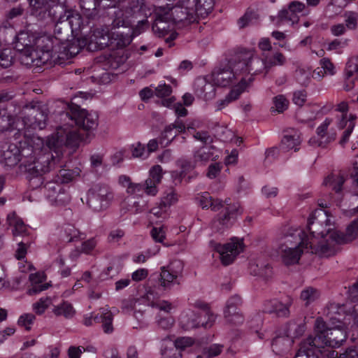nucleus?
Masks as SVG:
<instances>
[{"label": "nucleus", "instance_id": "f257e3e1", "mask_svg": "<svg viewBox=\"0 0 358 358\" xmlns=\"http://www.w3.org/2000/svg\"><path fill=\"white\" fill-rule=\"evenodd\" d=\"M315 335L303 340L296 352V358H319L321 348L324 346L338 348L347 338L345 331L340 327L329 328L322 317L315 321Z\"/></svg>", "mask_w": 358, "mask_h": 358}, {"label": "nucleus", "instance_id": "f03ea898", "mask_svg": "<svg viewBox=\"0 0 358 358\" xmlns=\"http://www.w3.org/2000/svg\"><path fill=\"white\" fill-rule=\"evenodd\" d=\"M21 160L18 166V171L23 174L31 182L34 188L39 187L43 183V176L55 169L56 162L52 161V152L36 154L31 145L21 148Z\"/></svg>", "mask_w": 358, "mask_h": 358}, {"label": "nucleus", "instance_id": "7ed1b4c3", "mask_svg": "<svg viewBox=\"0 0 358 358\" xmlns=\"http://www.w3.org/2000/svg\"><path fill=\"white\" fill-rule=\"evenodd\" d=\"M120 2L123 4L122 8H114L109 13L113 28L129 26L131 23L130 18H133L138 25L148 22L144 0H120Z\"/></svg>", "mask_w": 358, "mask_h": 358}, {"label": "nucleus", "instance_id": "20e7f679", "mask_svg": "<svg viewBox=\"0 0 358 358\" xmlns=\"http://www.w3.org/2000/svg\"><path fill=\"white\" fill-rule=\"evenodd\" d=\"M305 236V231L298 228H289L285 234L279 247V252L285 265L298 263L303 249L310 248Z\"/></svg>", "mask_w": 358, "mask_h": 358}, {"label": "nucleus", "instance_id": "39448f33", "mask_svg": "<svg viewBox=\"0 0 358 358\" xmlns=\"http://www.w3.org/2000/svg\"><path fill=\"white\" fill-rule=\"evenodd\" d=\"M332 227L333 224L324 210L317 209L313 212L308 222V229L312 236L311 241L305 234V238L308 240L311 253H313V248H317L322 243L327 244V240L331 242V235L335 231Z\"/></svg>", "mask_w": 358, "mask_h": 358}, {"label": "nucleus", "instance_id": "423d86ee", "mask_svg": "<svg viewBox=\"0 0 358 358\" xmlns=\"http://www.w3.org/2000/svg\"><path fill=\"white\" fill-rule=\"evenodd\" d=\"M358 235V219L353 220L346 228L345 233L335 230L331 235V242L327 240V244H321L317 248H313V252L320 257H330L336 254V245L351 242Z\"/></svg>", "mask_w": 358, "mask_h": 358}, {"label": "nucleus", "instance_id": "0eeeda50", "mask_svg": "<svg viewBox=\"0 0 358 358\" xmlns=\"http://www.w3.org/2000/svg\"><path fill=\"white\" fill-rule=\"evenodd\" d=\"M222 210L214 219L212 223L213 229L219 233L224 232L231 227L236 222L243 210L238 202L232 203L230 199L222 201Z\"/></svg>", "mask_w": 358, "mask_h": 358}, {"label": "nucleus", "instance_id": "6e6552de", "mask_svg": "<svg viewBox=\"0 0 358 358\" xmlns=\"http://www.w3.org/2000/svg\"><path fill=\"white\" fill-rule=\"evenodd\" d=\"M62 115L65 116L64 120L68 118L78 127L87 131V138L94 136L92 132L98 127V115L96 113H89L76 104L71 105L69 110Z\"/></svg>", "mask_w": 358, "mask_h": 358}, {"label": "nucleus", "instance_id": "1a4fd4ad", "mask_svg": "<svg viewBox=\"0 0 358 358\" xmlns=\"http://www.w3.org/2000/svg\"><path fill=\"white\" fill-rule=\"evenodd\" d=\"M113 193L106 185H96L90 188L87 194V204L94 211L106 209L113 199Z\"/></svg>", "mask_w": 358, "mask_h": 358}, {"label": "nucleus", "instance_id": "9d476101", "mask_svg": "<svg viewBox=\"0 0 358 358\" xmlns=\"http://www.w3.org/2000/svg\"><path fill=\"white\" fill-rule=\"evenodd\" d=\"M57 50H34L29 52L26 50L20 57L22 64L27 66H52L56 64H61L59 54L56 55Z\"/></svg>", "mask_w": 358, "mask_h": 358}, {"label": "nucleus", "instance_id": "9b49d317", "mask_svg": "<svg viewBox=\"0 0 358 358\" xmlns=\"http://www.w3.org/2000/svg\"><path fill=\"white\" fill-rule=\"evenodd\" d=\"M210 245L220 254L221 262L224 266L231 264L237 255L243 250V241L237 238H232L230 242L221 245L214 241Z\"/></svg>", "mask_w": 358, "mask_h": 358}, {"label": "nucleus", "instance_id": "f8f14e48", "mask_svg": "<svg viewBox=\"0 0 358 358\" xmlns=\"http://www.w3.org/2000/svg\"><path fill=\"white\" fill-rule=\"evenodd\" d=\"M293 304V299L287 296L284 301L271 299L265 301L262 305V312L274 315L276 317L287 318L290 316V307Z\"/></svg>", "mask_w": 358, "mask_h": 358}, {"label": "nucleus", "instance_id": "ddd939ff", "mask_svg": "<svg viewBox=\"0 0 358 358\" xmlns=\"http://www.w3.org/2000/svg\"><path fill=\"white\" fill-rule=\"evenodd\" d=\"M187 0H179L171 9V16L175 23L182 22L190 24L199 17L195 8L186 2Z\"/></svg>", "mask_w": 358, "mask_h": 358}, {"label": "nucleus", "instance_id": "4468645a", "mask_svg": "<svg viewBox=\"0 0 358 358\" xmlns=\"http://www.w3.org/2000/svg\"><path fill=\"white\" fill-rule=\"evenodd\" d=\"M241 304V298L238 295L227 300L224 310V317L228 324L239 325L243 323L244 316L239 308Z\"/></svg>", "mask_w": 358, "mask_h": 358}, {"label": "nucleus", "instance_id": "2eb2a0df", "mask_svg": "<svg viewBox=\"0 0 358 358\" xmlns=\"http://www.w3.org/2000/svg\"><path fill=\"white\" fill-rule=\"evenodd\" d=\"M83 37L86 40L87 49L91 52L102 50L109 45L108 28H96L90 35H85Z\"/></svg>", "mask_w": 358, "mask_h": 358}, {"label": "nucleus", "instance_id": "dca6fc26", "mask_svg": "<svg viewBox=\"0 0 358 358\" xmlns=\"http://www.w3.org/2000/svg\"><path fill=\"white\" fill-rule=\"evenodd\" d=\"M44 189L49 200L57 206H64L70 201V196L55 179L48 182Z\"/></svg>", "mask_w": 358, "mask_h": 358}, {"label": "nucleus", "instance_id": "f3484780", "mask_svg": "<svg viewBox=\"0 0 358 358\" xmlns=\"http://www.w3.org/2000/svg\"><path fill=\"white\" fill-rule=\"evenodd\" d=\"M45 145L52 151H54L55 156L53 155L52 161L56 162V166L62 167L63 164L61 162L63 155V149L64 143L63 141L62 134H59V128L57 131L48 136L45 140Z\"/></svg>", "mask_w": 358, "mask_h": 358}, {"label": "nucleus", "instance_id": "a211bd4d", "mask_svg": "<svg viewBox=\"0 0 358 358\" xmlns=\"http://www.w3.org/2000/svg\"><path fill=\"white\" fill-rule=\"evenodd\" d=\"M21 149L20 150L15 144L6 143L2 146L1 153V162L7 166H13L21 160Z\"/></svg>", "mask_w": 358, "mask_h": 358}, {"label": "nucleus", "instance_id": "6ab92c4d", "mask_svg": "<svg viewBox=\"0 0 358 358\" xmlns=\"http://www.w3.org/2000/svg\"><path fill=\"white\" fill-rule=\"evenodd\" d=\"M86 43V40L83 38V36L72 42L62 43V46L60 48L59 55L62 57L60 59H69L75 57L83 48H87Z\"/></svg>", "mask_w": 358, "mask_h": 358}, {"label": "nucleus", "instance_id": "aec40b11", "mask_svg": "<svg viewBox=\"0 0 358 358\" xmlns=\"http://www.w3.org/2000/svg\"><path fill=\"white\" fill-rule=\"evenodd\" d=\"M69 10L66 0H50L49 1V18L52 21H63Z\"/></svg>", "mask_w": 358, "mask_h": 358}, {"label": "nucleus", "instance_id": "412c9836", "mask_svg": "<svg viewBox=\"0 0 358 358\" xmlns=\"http://www.w3.org/2000/svg\"><path fill=\"white\" fill-rule=\"evenodd\" d=\"M202 316L193 310H189L183 313L180 318V327L185 331H189L202 327L206 321L201 320Z\"/></svg>", "mask_w": 358, "mask_h": 358}, {"label": "nucleus", "instance_id": "4be33fe9", "mask_svg": "<svg viewBox=\"0 0 358 358\" xmlns=\"http://www.w3.org/2000/svg\"><path fill=\"white\" fill-rule=\"evenodd\" d=\"M36 37L29 34L26 31H20L16 36L15 48L20 52V56H22L26 50L29 52L34 51Z\"/></svg>", "mask_w": 358, "mask_h": 358}, {"label": "nucleus", "instance_id": "5701e85b", "mask_svg": "<svg viewBox=\"0 0 358 358\" xmlns=\"http://www.w3.org/2000/svg\"><path fill=\"white\" fill-rule=\"evenodd\" d=\"M331 122V120L329 118H327L324 122L317 129V135L319 138L316 140L315 138H312L310 139L309 143L313 145H317L320 147H324L329 143L334 141L336 138L335 134H332L328 136L327 134V128Z\"/></svg>", "mask_w": 358, "mask_h": 358}, {"label": "nucleus", "instance_id": "b1692460", "mask_svg": "<svg viewBox=\"0 0 358 358\" xmlns=\"http://www.w3.org/2000/svg\"><path fill=\"white\" fill-rule=\"evenodd\" d=\"M250 58V52L248 51L241 52L235 57L230 68L236 76L249 73Z\"/></svg>", "mask_w": 358, "mask_h": 358}, {"label": "nucleus", "instance_id": "393cba45", "mask_svg": "<svg viewBox=\"0 0 358 358\" xmlns=\"http://www.w3.org/2000/svg\"><path fill=\"white\" fill-rule=\"evenodd\" d=\"M162 169L159 165L154 166L150 171V177L145 180V193L155 196L157 193V185L161 182Z\"/></svg>", "mask_w": 358, "mask_h": 358}, {"label": "nucleus", "instance_id": "a878e982", "mask_svg": "<svg viewBox=\"0 0 358 358\" xmlns=\"http://www.w3.org/2000/svg\"><path fill=\"white\" fill-rule=\"evenodd\" d=\"M235 77L231 68H217L212 72V80L214 84L220 87L229 85Z\"/></svg>", "mask_w": 358, "mask_h": 358}, {"label": "nucleus", "instance_id": "bb28decb", "mask_svg": "<svg viewBox=\"0 0 358 358\" xmlns=\"http://www.w3.org/2000/svg\"><path fill=\"white\" fill-rule=\"evenodd\" d=\"M31 14L38 20H46L49 18L50 0H29Z\"/></svg>", "mask_w": 358, "mask_h": 358}, {"label": "nucleus", "instance_id": "cd10ccee", "mask_svg": "<svg viewBox=\"0 0 358 358\" xmlns=\"http://www.w3.org/2000/svg\"><path fill=\"white\" fill-rule=\"evenodd\" d=\"M306 331V326L303 323L297 320L288 321L284 327L283 334L292 341L301 336Z\"/></svg>", "mask_w": 358, "mask_h": 358}, {"label": "nucleus", "instance_id": "c85d7f7f", "mask_svg": "<svg viewBox=\"0 0 358 358\" xmlns=\"http://www.w3.org/2000/svg\"><path fill=\"white\" fill-rule=\"evenodd\" d=\"M28 120L31 125L34 128L43 129L46 125L48 120V112L46 108H33L28 115Z\"/></svg>", "mask_w": 358, "mask_h": 358}, {"label": "nucleus", "instance_id": "c756f323", "mask_svg": "<svg viewBox=\"0 0 358 358\" xmlns=\"http://www.w3.org/2000/svg\"><path fill=\"white\" fill-rule=\"evenodd\" d=\"M186 2L195 8L198 16L204 17L212 11L215 0H187Z\"/></svg>", "mask_w": 358, "mask_h": 358}, {"label": "nucleus", "instance_id": "7c9ffc66", "mask_svg": "<svg viewBox=\"0 0 358 358\" xmlns=\"http://www.w3.org/2000/svg\"><path fill=\"white\" fill-rule=\"evenodd\" d=\"M59 134H62L64 147H77L82 140L80 135L76 129L68 130L62 127H59Z\"/></svg>", "mask_w": 358, "mask_h": 358}, {"label": "nucleus", "instance_id": "2f4dec72", "mask_svg": "<svg viewBox=\"0 0 358 358\" xmlns=\"http://www.w3.org/2000/svg\"><path fill=\"white\" fill-rule=\"evenodd\" d=\"M63 21L65 22V25L68 26L69 31H71L72 34H78V31L82 32V18L79 14L73 13L70 10ZM82 34L83 33H81Z\"/></svg>", "mask_w": 358, "mask_h": 358}, {"label": "nucleus", "instance_id": "473e14b6", "mask_svg": "<svg viewBox=\"0 0 358 358\" xmlns=\"http://www.w3.org/2000/svg\"><path fill=\"white\" fill-rule=\"evenodd\" d=\"M345 180L344 176L341 173H331L324 179L323 184L334 191L340 198Z\"/></svg>", "mask_w": 358, "mask_h": 358}, {"label": "nucleus", "instance_id": "72a5a7b5", "mask_svg": "<svg viewBox=\"0 0 358 358\" xmlns=\"http://www.w3.org/2000/svg\"><path fill=\"white\" fill-rule=\"evenodd\" d=\"M292 343V341L285 334L283 336L278 335L273 339L271 347L275 354L281 355L287 352Z\"/></svg>", "mask_w": 358, "mask_h": 358}, {"label": "nucleus", "instance_id": "f704fd0d", "mask_svg": "<svg viewBox=\"0 0 358 358\" xmlns=\"http://www.w3.org/2000/svg\"><path fill=\"white\" fill-rule=\"evenodd\" d=\"M7 222L9 226L13 227V234L14 236L27 234V227L23 221L17 216L15 212L10 213L7 216Z\"/></svg>", "mask_w": 358, "mask_h": 358}, {"label": "nucleus", "instance_id": "c9c22d12", "mask_svg": "<svg viewBox=\"0 0 358 358\" xmlns=\"http://www.w3.org/2000/svg\"><path fill=\"white\" fill-rule=\"evenodd\" d=\"M172 265L171 264L167 268L164 266L161 268L159 282L164 289H170L172 283L178 277V273L173 271Z\"/></svg>", "mask_w": 358, "mask_h": 358}, {"label": "nucleus", "instance_id": "e433bc0d", "mask_svg": "<svg viewBox=\"0 0 358 358\" xmlns=\"http://www.w3.org/2000/svg\"><path fill=\"white\" fill-rule=\"evenodd\" d=\"M194 307L201 310V312L198 313L199 315L208 317V320L202 323V327L206 329L211 327L215 321L216 316L211 313L208 304L201 301H196L194 303Z\"/></svg>", "mask_w": 358, "mask_h": 358}, {"label": "nucleus", "instance_id": "4c0bfd02", "mask_svg": "<svg viewBox=\"0 0 358 358\" xmlns=\"http://www.w3.org/2000/svg\"><path fill=\"white\" fill-rule=\"evenodd\" d=\"M96 0H80V7L83 14L89 20H94L98 16Z\"/></svg>", "mask_w": 358, "mask_h": 358}, {"label": "nucleus", "instance_id": "58836bf2", "mask_svg": "<svg viewBox=\"0 0 358 358\" xmlns=\"http://www.w3.org/2000/svg\"><path fill=\"white\" fill-rule=\"evenodd\" d=\"M55 43L57 41L50 36L43 35L38 36L35 41L36 49L34 50H56Z\"/></svg>", "mask_w": 358, "mask_h": 358}, {"label": "nucleus", "instance_id": "ea45409f", "mask_svg": "<svg viewBox=\"0 0 358 358\" xmlns=\"http://www.w3.org/2000/svg\"><path fill=\"white\" fill-rule=\"evenodd\" d=\"M52 313L57 317L64 316L65 318H71L75 314V310L72 305L65 301L57 305L53 303Z\"/></svg>", "mask_w": 358, "mask_h": 358}, {"label": "nucleus", "instance_id": "a19ab883", "mask_svg": "<svg viewBox=\"0 0 358 358\" xmlns=\"http://www.w3.org/2000/svg\"><path fill=\"white\" fill-rule=\"evenodd\" d=\"M248 65L249 73L252 74L250 77L253 80V75L261 73L264 71L266 72L265 59L254 56L252 52H250V62Z\"/></svg>", "mask_w": 358, "mask_h": 358}, {"label": "nucleus", "instance_id": "79ce46f5", "mask_svg": "<svg viewBox=\"0 0 358 358\" xmlns=\"http://www.w3.org/2000/svg\"><path fill=\"white\" fill-rule=\"evenodd\" d=\"M178 201V196L173 187H169L164 193L161 201L159 203V208L162 211L165 212L166 208Z\"/></svg>", "mask_w": 358, "mask_h": 358}, {"label": "nucleus", "instance_id": "37998d69", "mask_svg": "<svg viewBox=\"0 0 358 358\" xmlns=\"http://www.w3.org/2000/svg\"><path fill=\"white\" fill-rule=\"evenodd\" d=\"M253 81V79L250 77L248 79L242 78L238 85L235 86L230 92L227 95V97L231 102L236 100L241 94L245 91L246 87Z\"/></svg>", "mask_w": 358, "mask_h": 358}, {"label": "nucleus", "instance_id": "c03bdc74", "mask_svg": "<svg viewBox=\"0 0 358 358\" xmlns=\"http://www.w3.org/2000/svg\"><path fill=\"white\" fill-rule=\"evenodd\" d=\"M301 143L299 135L297 133L284 136L281 141V148L285 151L294 149L297 151L296 148Z\"/></svg>", "mask_w": 358, "mask_h": 358}, {"label": "nucleus", "instance_id": "a18cd8bd", "mask_svg": "<svg viewBox=\"0 0 358 358\" xmlns=\"http://www.w3.org/2000/svg\"><path fill=\"white\" fill-rule=\"evenodd\" d=\"M250 273L254 275H258L264 280H268L272 275V268L269 264L259 266L257 264H251L250 266Z\"/></svg>", "mask_w": 358, "mask_h": 358}, {"label": "nucleus", "instance_id": "49530a36", "mask_svg": "<svg viewBox=\"0 0 358 358\" xmlns=\"http://www.w3.org/2000/svg\"><path fill=\"white\" fill-rule=\"evenodd\" d=\"M84 234L80 233L78 229L72 225H67L63 231L62 237L64 240L67 242H73L79 240L84 239L85 237H82Z\"/></svg>", "mask_w": 358, "mask_h": 358}, {"label": "nucleus", "instance_id": "de8ad7c7", "mask_svg": "<svg viewBox=\"0 0 358 358\" xmlns=\"http://www.w3.org/2000/svg\"><path fill=\"white\" fill-rule=\"evenodd\" d=\"M56 22L55 26L54 33L55 36L53 38L57 42H63L67 40V37L69 34L68 26L65 25L64 21L60 20L55 21Z\"/></svg>", "mask_w": 358, "mask_h": 358}, {"label": "nucleus", "instance_id": "09e8293b", "mask_svg": "<svg viewBox=\"0 0 358 358\" xmlns=\"http://www.w3.org/2000/svg\"><path fill=\"white\" fill-rule=\"evenodd\" d=\"M55 297L46 296L41 298L33 304V310L37 315H42L50 306H53Z\"/></svg>", "mask_w": 358, "mask_h": 358}, {"label": "nucleus", "instance_id": "8fccbe9b", "mask_svg": "<svg viewBox=\"0 0 358 358\" xmlns=\"http://www.w3.org/2000/svg\"><path fill=\"white\" fill-rule=\"evenodd\" d=\"M259 18V15L257 12L248 10L245 14L238 20V24L241 29H243L255 22H256Z\"/></svg>", "mask_w": 358, "mask_h": 358}, {"label": "nucleus", "instance_id": "3c124183", "mask_svg": "<svg viewBox=\"0 0 358 358\" xmlns=\"http://www.w3.org/2000/svg\"><path fill=\"white\" fill-rule=\"evenodd\" d=\"M152 30L159 37L164 36L170 31V25L162 18H158L152 24Z\"/></svg>", "mask_w": 358, "mask_h": 358}, {"label": "nucleus", "instance_id": "603ef678", "mask_svg": "<svg viewBox=\"0 0 358 358\" xmlns=\"http://www.w3.org/2000/svg\"><path fill=\"white\" fill-rule=\"evenodd\" d=\"M345 27L350 30H355L358 25V13L355 11H347L344 13Z\"/></svg>", "mask_w": 358, "mask_h": 358}, {"label": "nucleus", "instance_id": "864d4df0", "mask_svg": "<svg viewBox=\"0 0 358 358\" xmlns=\"http://www.w3.org/2000/svg\"><path fill=\"white\" fill-rule=\"evenodd\" d=\"M56 168H59V166H56ZM73 178V173L70 169H62L58 171L55 179L59 182L61 185L64 183H68L71 182Z\"/></svg>", "mask_w": 358, "mask_h": 358}, {"label": "nucleus", "instance_id": "5fc2aeb1", "mask_svg": "<svg viewBox=\"0 0 358 358\" xmlns=\"http://www.w3.org/2000/svg\"><path fill=\"white\" fill-rule=\"evenodd\" d=\"M358 76V56L350 57L346 63V78Z\"/></svg>", "mask_w": 358, "mask_h": 358}, {"label": "nucleus", "instance_id": "6e6d98bb", "mask_svg": "<svg viewBox=\"0 0 358 358\" xmlns=\"http://www.w3.org/2000/svg\"><path fill=\"white\" fill-rule=\"evenodd\" d=\"M130 151L133 157L135 158H147L148 157V152H146V149L145 145L142 144L140 142H136L133 143L130 147Z\"/></svg>", "mask_w": 358, "mask_h": 358}, {"label": "nucleus", "instance_id": "4d7b16f0", "mask_svg": "<svg viewBox=\"0 0 358 358\" xmlns=\"http://www.w3.org/2000/svg\"><path fill=\"white\" fill-rule=\"evenodd\" d=\"M318 298L317 289L313 287H308L301 292V299L305 301L306 306L315 301Z\"/></svg>", "mask_w": 358, "mask_h": 358}, {"label": "nucleus", "instance_id": "13d9d810", "mask_svg": "<svg viewBox=\"0 0 358 358\" xmlns=\"http://www.w3.org/2000/svg\"><path fill=\"white\" fill-rule=\"evenodd\" d=\"M223 349L222 345L213 344L203 349L205 358H213L219 355Z\"/></svg>", "mask_w": 358, "mask_h": 358}, {"label": "nucleus", "instance_id": "bf43d9fd", "mask_svg": "<svg viewBox=\"0 0 358 358\" xmlns=\"http://www.w3.org/2000/svg\"><path fill=\"white\" fill-rule=\"evenodd\" d=\"M113 315L110 312H107L101 315V323L103 331L106 334H110L113 331Z\"/></svg>", "mask_w": 358, "mask_h": 358}, {"label": "nucleus", "instance_id": "052dcab7", "mask_svg": "<svg viewBox=\"0 0 358 358\" xmlns=\"http://www.w3.org/2000/svg\"><path fill=\"white\" fill-rule=\"evenodd\" d=\"M215 126L217 127L215 133L222 141L224 142L230 141L234 136L233 131L227 127H220L218 124H216Z\"/></svg>", "mask_w": 358, "mask_h": 358}, {"label": "nucleus", "instance_id": "680f3d73", "mask_svg": "<svg viewBox=\"0 0 358 358\" xmlns=\"http://www.w3.org/2000/svg\"><path fill=\"white\" fill-rule=\"evenodd\" d=\"M275 110L282 113L288 107L289 101L283 95H278L273 98Z\"/></svg>", "mask_w": 358, "mask_h": 358}, {"label": "nucleus", "instance_id": "e2e57ef3", "mask_svg": "<svg viewBox=\"0 0 358 358\" xmlns=\"http://www.w3.org/2000/svg\"><path fill=\"white\" fill-rule=\"evenodd\" d=\"M127 206L128 210H132L134 213H138L144 210L145 205H141L138 201H135L134 198H127L123 206Z\"/></svg>", "mask_w": 358, "mask_h": 358}, {"label": "nucleus", "instance_id": "0e129e2a", "mask_svg": "<svg viewBox=\"0 0 358 358\" xmlns=\"http://www.w3.org/2000/svg\"><path fill=\"white\" fill-rule=\"evenodd\" d=\"M13 63V56L10 50L5 49L0 53V66L3 68H8Z\"/></svg>", "mask_w": 358, "mask_h": 358}, {"label": "nucleus", "instance_id": "69168bd1", "mask_svg": "<svg viewBox=\"0 0 358 358\" xmlns=\"http://www.w3.org/2000/svg\"><path fill=\"white\" fill-rule=\"evenodd\" d=\"M24 13V8L22 5L20 4L8 10L6 13V17L8 20H12L22 16Z\"/></svg>", "mask_w": 358, "mask_h": 358}, {"label": "nucleus", "instance_id": "338daca9", "mask_svg": "<svg viewBox=\"0 0 358 358\" xmlns=\"http://www.w3.org/2000/svg\"><path fill=\"white\" fill-rule=\"evenodd\" d=\"M212 157V153L206 150V148H201L198 150L194 155V162H206Z\"/></svg>", "mask_w": 358, "mask_h": 358}, {"label": "nucleus", "instance_id": "774afa93", "mask_svg": "<svg viewBox=\"0 0 358 358\" xmlns=\"http://www.w3.org/2000/svg\"><path fill=\"white\" fill-rule=\"evenodd\" d=\"M36 317L32 313H27L21 315L17 321L20 326L24 327L27 330L31 329L30 325L33 323Z\"/></svg>", "mask_w": 358, "mask_h": 358}]
</instances>
